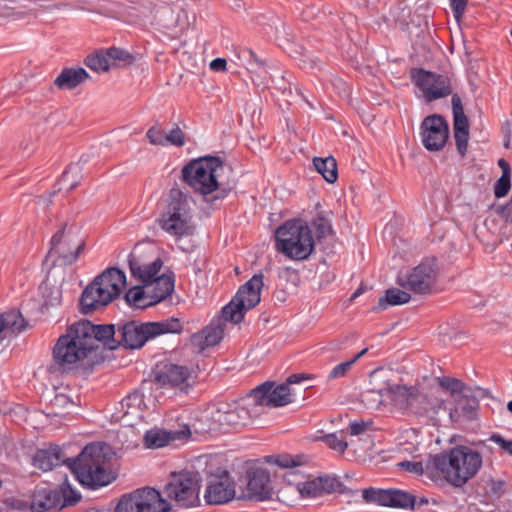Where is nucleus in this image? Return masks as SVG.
I'll return each instance as SVG.
<instances>
[{"label": "nucleus", "mask_w": 512, "mask_h": 512, "mask_svg": "<svg viewBox=\"0 0 512 512\" xmlns=\"http://www.w3.org/2000/svg\"><path fill=\"white\" fill-rule=\"evenodd\" d=\"M273 386L274 383L265 382L251 391L250 396L259 412L264 405L267 407H280L293 401L292 392L288 384L282 383L276 387Z\"/></svg>", "instance_id": "15"}, {"label": "nucleus", "mask_w": 512, "mask_h": 512, "mask_svg": "<svg viewBox=\"0 0 512 512\" xmlns=\"http://www.w3.org/2000/svg\"><path fill=\"white\" fill-rule=\"evenodd\" d=\"M411 299V295L398 288H390L385 292V296L379 299V307L385 309L387 305H402L408 303Z\"/></svg>", "instance_id": "35"}, {"label": "nucleus", "mask_w": 512, "mask_h": 512, "mask_svg": "<svg viewBox=\"0 0 512 512\" xmlns=\"http://www.w3.org/2000/svg\"><path fill=\"white\" fill-rule=\"evenodd\" d=\"M107 55L110 59V64L112 62H120L124 65H130L135 61V57L131 53L118 47L108 48Z\"/></svg>", "instance_id": "42"}, {"label": "nucleus", "mask_w": 512, "mask_h": 512, "mask_svg": "<svg viewBox=\"0 0 512 512\" xmlns=\"http://www.w3.org/2000/svg\"><path fill=\"white\" fill-rule=\"evenodd\" d=\"M89 74L84 68H65L54 80V84L59 89H74L80 85Z\"/></svg>", "instance_id": "31"}, {"label": "nucleus", "mask_w": 512, "mask_h": 512, "mask_svg": "<svg viewBox=\"0 0 512 512\" xmlns=\"http://www.w3.org/2000/svg\"><path fill=\"white\" fill-rule=\"evenodd\" d=\"M437 279V270L432 261H424L414 267L400 282L404 288L415 294H429L433 291Z\"/></svg>", "instance_id": "16"}, {"label": "nucleus", "mask_w": 512, "mask_h": 512, "mask_svg": "<svg viewBox=\"0 0 512 512\" xmlns=\"http://www.w3.org/2000/svg\"><path fill=\"white\" fill-rule=\"evenodd\" d=\"M355 364V359H350L348 361L342 362L338 365H336L328 374V379H338L346 376L348 371L352 368V366Z\"/></svg>", "instance_id": "46"}, {"label": "nucleus", "mask_w": 512, "mask_h": 512, "mask_svg": "<svg viewBox=\"0 0 512 512\" xmlns=\"http://www.w3.org/2000/svg\"><path fill=\"white\" fill-rule=\"evenodd\" d=\"M128 262L131 275L138 278L145 285H149L151 281L158 277L157 275L163 265L162 260L157 258L153 262L142 266L132 255L129 256Z\"/></svg>", "instance_id": "27"}, {"label": "nucleus", "mask_w": 512, "mask_h": 512, "mask_svg": "<svg viewBox=\"0 0 512 512\" xmlns=\"http://www.w3.org/2000/svg\"><path fill=\"white\" fill-rule=\"evenodd\" d=\"M192 371L183 365L164 363L155 372V382L163 388H178L187 393Z\"/></svg>", "instance_id": "17"}, {"label": "nucleus", "mask_w": 512, "mask_h": 512, "mask_svg": "<svg viewBox=\"0 0 512 512\" xmlns=\"http://www.w3.org/2000/svg\"><path fill=\"white\" fill-rule=\"evenodd\" d=\"M415 386L392 385L385 388V396L393 405L404 413H408Z\"/></svg>", "instance_id": "30"}, {"label": "nucleus", "mask_w": 512, "mask_h": 512, "mask_svg": "<svg viewBox=\"0 0 512 512\" xmlns=\"http://www.w3.org/2000/svg\"><path fill=\"white\" fill-rule=\"evenodd\" d=\"M372 425V421H354L349 425L350 434L358 436L365 433Z\"/></svg>", "instance_id": "53"}, {"label": "nucleus", "mask_w": 512, "mask_h": 512, "mask_svg": "<svg viewBox=\"0 0 512 512\" xmlns=\"http://www.w3.org/2000/svg\"><path fill=\"white\" fill-rule=\"evenodd\" d=\"M28 327V321L17 309L0 313V334L18 335Z\"/></svg>", "instance_id": "29"}, {"label": "nucleus", "mask_w": 512, "mask_h": 512, "mask_svg": "<svg viewBox=\"0 0 512 512\" xmlns=\"http://www.w3.org/2000/svg\"><path fill=\"white\" fill-rule=\"evenodd\" d=\"M313 226L316 229L317 235L319 238L326 237L328 234L332 232V226L330 220L324 217L321 214H318L313 219Z\"/></svg>", "instance_id": "45"}, {"label": "nucleus", "mask_w": 512, "mask_h": 512, "mask_svg": "<svg viewBox=\"0 0 512 512\" xmlns=\"http://www.w3.org/2000/svg\"><path fill=\"white\" fill-rule=\"evenodd\" d=\"M498 165L501 167L502 172L505 171L506 169L510 170V166H509L508 162L504 159H499Z\"/></svg>", "instance_id": "63"}, {"label": "nucleus", "mask_w": 512, "mask_h": 512, "mask_svg": "<svg viewBox=\"0 0 512 512\" xmlns=\"http://www.w3.org/2000/svg\"><path fill=\"white\" fill-rule=\"evenodd\" d=\"M275 463L281 468H294L299 465V463L289 455L278 456Z\"/></svg>", "instance_id": "56"}, {"label": "nucleus", "mask_w": 512, "mask_h": 512, "mask_svg": "<svg viewBox=\"0 0 512 512\" xmlns=\"http://www.w3.org/2000/svg\"><path fill=\"white\" fill-rule=\"evenodd\" d=\"M235 497V487L229 477H220L212 479L204 494L208 504L220 505L231 501Z\"/></svg>", "instance_id": "21"}, {"label": "nucleus", "mask_w": 512, "mask_h": 512, "mask_svg": "<svg viewBox=\"0 0 512 512\" xmlns=\"http://www.w3.org/2000/svg\"><path fill=\"white\" fill-rule=\"evenodd\" d=\"M85 65L96 72L108 71L111 64L107 55V49H101L93 54L88 55L85 59Z\"/></svg>", "instance_id": "37"}, {"label": "nucleus", "mask_w": 512, "mask_h": 512, "mask_svg": "<svg viewBox=\"0 0 512 512\" xmlns=\"http://www.w3.org/2000/svg\"><path fill=\"white\" fill-rule=\"evenodd\" d=\"M166 145L172 144L177 147H181L185 144V137L183 131L179 127L173 128L168 134H166Z\"/></svg>", "instance_id": "49"}, {"label": "nucleus", "mask_w": 512, "mask_h": 512, "mask_svg": "<svg viewBox=\"0 0 512 512\" xmlns=\"http://www.w3.org/2000/svg\"><path fill=\"white\" fill-rule=\"evenodd\" d=\"M148 289V304H158L165 300L174 290V279L170 275H161L151 281Z\"/></svg>", "instance_id": "28"}, {"label": "nucleus", "mask_w": 512, "mask_h": 512, "mask_svg": "<svg viewBox=\"0 0 512 512\" xmlns=\"http://www.w3.org/2000/svg\"><path fill=\"white\" fill-rule=\"evenodd\" d=\"M476 408L477 403L475 400H472L471 402H467L463 404L462 402L458 403V407L455 409V412L457 413L460 409L461 414L466 417L467 419H473L476 416Z\"/></svg>", "instance_id": "52"}, {"label": "nucleus", "mask_w": 512, "mask_h": 512, "mask_svg": "<svg viewBox=\"0 0 512 512\" xmlns=\"http://www.w3.org/2000/svg\"><path fill=\"white\" fill-rule=\"evenodd\" d=\"M259 414L249 395L247 398L233 403H222L211 413L215 429L229 432L246 425L253 416Z\"/></svg>", "instance_id": "9"}, {"label": "nucleus", "mask_w": 512, "mask_h": 512, "mask_svg": "<svg viewBox=\"0 0 512 512\" xmlns=\"http://www.w3.org/2000/svg\"><path fill=\"white\" fill-rule=\"evenodd\" d=\"M84 243L71 233V229L67 231L66 226L53 235L51 239L50 253L58 255L64 264H72L75 262L83 248Z\"/></svg>", "instance_id": "18"}, {"label": "nucleus", "mask_w": 512, "mask_h": 512, "mask_svg": "<svg viewBox=\"0 0 512 512\" xmlns=\"http://www.w3.org/2000/svg\"><path fill=\"white\" fill-rule=\"evenodd\" d=\"M114 300L112 294L104 290L102 286L95 285L93 280L83 291L80 297V307L84 314L91 313L104 307Z\"/></svg>", "instance_id": "22"}, {"label": "nucleus", "mask_w": 512, "mask_h": 512, "mask_svg": "<svg viewBox=\"0 0 512 512\" xmlns=\"http://www.w3.org/2000/svg\"><path fill=\"white\" fill-rule=\"evenodd\" d=\"M33 464L45 472L65 464L78 481L90 489L106 486L115 479L114 475L105 468L106 456L103 448L96 443L86 445L78 457L66 459L58 445H51L35 453Z\"/></svg>", "instance_id": "1"}, {"label": "nucleus", "mask_w": 512, "mask_h": 512, "mask_svg": "<svg viewBox=\"0 0 512 512\" xmlns=\"http://www.w3.org/2000/svg\"><path fill=\"white\" fill-rule=\"evenodd\" d=\"M223 171L224 164L220 158L209 156L186 164L182 168V179L206 201L213 202L225 198L231 190L219 180Z\"/></svg>", "instance_id": "4"}, {"label": "nucleus", "mask_w": 512, "mask_h": 512, "mask_svg": "<svg viewBox=\"0 0 512 512\" xmlns=\"http://www.w3.org/2000/svg\"><path fill=\"white\" fill-rule=\"evenodd\" d=\"M240 57L244 61H246V63L251 68L264 66V61H262L260 58H258L256 53L253 50L249 49V48L242 49L241 52H240Z\"/></svg>", "instance_id": "48"}, {"label": "nucleus", "mask_w": 512, "mask_h": 512, "mask_svg": "<svg viewBox=\"0 0 512 512\" xmlns=\"http://www.w3.org/2000/svg\"><path fill=\"white\" fill-rule=\"evenodd\" d=\"M498 214L505 219L506 222L512 223V196L506 205L497 208Z\"/></svg>", "instance_id": "57"}, {"label": "nucleus", "mask_w": 512, "mask_h": 512, "mask_svg": "<svg viewBox=\"0 0 512 512\" xmlns=\"http://www.w3.org/2000/svg\"><path fill=\"white\" fill-rule=\"evenodd\" d=\"M440 385L453 394L462 393L465 388V384L461 380L452 377H443L440 380Z\"/></svg>", "instance_id": "47"}, {"label": "nucleus", "mask_w": 512, "mask_h": 512, "mask_svg": "<svg viewBox=\"0 0 512 512\" xmlns=\"http://www.w3.org/2000/svg\"><path fill=\"white\" fill-rule=\"evenodd\" d=\"M511 187L510 182V170H505L502 172V175L497 180L494 188V194L497 198L504 197L507 195L509 189Z\"/></svg>", "instance_id": "44"}, {"label": "nucleus", "mask_w": 512, "mask_h": 512, "mask_svg": "<svg viewBox=\"0 0 512 512\" xmlns=\"http://www.w3.org/2000/svg\"><path fill=\"white\" fill-rule=\"evenodd\" d=\"M171 504L163 498L155 488L137 489L132 493L123 495L115 512H169Z\"/></svg>", "instance_id": "10"}, {"label": "nucleus", "mask_w": 512, "mask_h": 512, "mask_svg": "<svg viewBox=\"0 0 512 512\" xmlns=\"http://www.w3.org/2000/svg\"><path fill=\"white\" fill-rule=\"evenodd\" d=\"M313 165L316 171L320 173L328 183H334L337 180V163L332 156L326 158L315 157L313 159Z\"/></svg>", "instance_id": "33"}, {"label": "nucleus", "mask_w": 512, "mask_h": 512, "mask_svg": "<svg viewBox=\"0 0 512 512\" xmlns=\"http://www.w3.org/2000/svg\"><path fill=\"white\" fill-rule=\"evenodd\" d=\"M451 102L454 118V132L469 131L468 119L464 113L460 97L457 94H453Z\"/></svg>", "instance_id": "36"}, {"label": "nucleus", "mask_w": 512, "mask_h": 512, "mask_svg": "<svg viewBox=\"0 0 512 512\" xmlns=\"http://www.w3.org/2000/svg\"><path fill=\"white\" fill-rule=\"evenodd\" d=\"M143 403V395L141 392L135 390L124 397L120 402L119 411L123 415L129 414L131 411H137Z\"/></svg>", "instance_id": "39"}, {"label": "nucleus", "mask_w": 512, "mask_h": 512, "mask_svg": "<svg viewBox=\"0 0 512 512\" xmlns=\"http://www.w3.org/2000/svg\"><path fill=\"white\" fill-rule=\"evenodd\" d=\"M428 504V499L425 498V497H421L419 500H417L415 498V505H414V509H418V508H421L422 506L424 505H427Z\"/></svg>", "instance_id": "61"}, {"label": "nucleus", "mask_w": 512, "mask_h": 512, "mask_svg": "<svg viewBox=\"0 0 512 512\" xmlns=\"http://www.w3.org/2000/svg\"><path fill=\"white\" fill-rule=\"evenodd\" d=\"M56 499L54 488L45 483L37 485L31 495L30 509L32 512H45L57 508Z\"/></svg>", "instance_id": "25"}, {"label": "nucleus", "mask_w": 512, "mask_h": 512, "mask_svg": "<svg viewBox=\"0 0 512 512\" xmlns=\"http://www.w3.org/2000/svg\"><path fill=\"white\" fill-rule=\"evenodd\" d=\"M423 146L428 151L441 150L449 136V126L445 118L438 114L425 117L420 125Z\"/></svg>", "instance_id": "14"}, {"label": "nucleus", "mask_w": 512, "mask_h": 512, "mask_svg": "<svg viewBox=\"0 0 512 512\" xmlns=\"http://www.w3.org/2000/svg\"><path fill=\"white\" fill-rule=\"evenodd\" d=\"M158 224L163 231L178 239L192 235L194 224L190 196L178 188H172Z\"/></svg>", "instance_id": "7"}, {"label": "nucleus", "mask_w": 512, "mask_h": 512, "mask_svg": "<svg viewBox=\"0 0 512 512\" xmlns=\"http://www.w3.org/2000/svg\"><path fill=\"white\" fill-rule=\"evenodd\" d=\"M247 495L255 501H264L272 497L270 474L264 468H255L247 472Z\"/></svg>", "instance_id": "20"}, {"label": "nucleus", "mask_w": 512, "mask_h": 512, "mask_svg": "<svg viewBox=\"0 0 512 512\" xmlns=\"http://www.w3.org/2000/svg\"><path fill=\"white\" fill-rule=\"evenodd\" d=\"M276 250L295 261L307 260L315 248L310 227L300 219L288 220L275 232Z\"/></svg>", "instance_id": "6"}, {"label": "nucleus", "mask_w": 512, "mask_h": 512, "mask_svg": "<svg viewBox=\"0 0 512 512\" xmlns=\"http://www.w3.org/2000/svg\"><path fill=\"white\" fill-rule=\"evenodd\" d=\"M412 80L422 91L423 97L432 102L452 94V83L448 75L438 74L422 68L412 73Z\"/></svg>", "instance_id": "12"}, {"label": "nucleus", "mask_w": 512, "mask_h": 512, "mask_svg": "<svg viewBox=\"0 0 512 512\" xmlns=\"http://www.w3.org/2000/svg\"><path fill=\"white\" fill-rule=\"evenodd\" d=\"M79 170L78 165H70L62 174V177L60 179V184H64L66 181L69 180V175L73 172L77 173Z\"/></svg>", "instance_id": "60"}, {"label": "nucleus", "mask_w": 512, "mask_h": 512, "mask_svg": "<svg viewBox=\"0 0 512 512\" xmlns=\"http://www.w3.org/2000/svg\"><path fill=\"white\" fill-rule=\"evenodd\" d=\"M433 459V455H430L424 462L422 461H403L399 464L401 468L405 471L414 473L417 475H426L430 478L436 475L437 469L436 467L431 465V461Z\"/></svg>", "instance_id": "34"}, {"label": "nucleus", "mask_w": 512, "mask_h": 512, "mask_svg": "<svg viewBox=\"0 0 512 512\" xmlns=\"http://www.w3.org/2000/svg\"><path fill=\"white\" fill-rule=\"evenodd\" d=\"M263 285L262 274H255L243 284L232 300L222 308L223 319L234 324L240 323L245 313L260 302Z\"/></svg>", "instance_id": "8"}, {"label": "nucleus", "mask_w": 512, "mask_h": 512, "mask_svg": "<svg viewBox=\"0 0 512 512\" xmlns=\"http://www.w3.org/2000/svg\"><path fill=\"white\" fill-rule=\"evenodd\" d=\"M278 89L281 91V93H282L284 96H286V95L290 96V95L292 94V89H291V87H284V88L279 87Z\"/></svg>", "instance_id": "64"}, {"label": "nucleus", "mask_w": 512, "mask_h": 512, "mask_svg": "<svg viewBox=\"0 0 512 512\" xmlns=\"http://www.w3.org/2000/svg\"><path fill=\"white\" fill-rule=\"evenodd\" d=\"M362 496L367 503H374L391 508L414 510L415 496L400 489L367 488L363 490Z\"/></svg>", "instance_id": "13"}, {"label": "nucleus", "mask_w": 512, "mask_h": 512, "mask_svg": "<svg viewBox=\"0 0 512 512\" xmlns=\"http://www.w3.org/2000/svg\"><path fill=\"white\" fill-rule=\"evenodd\" d=\"M146 136L149 139V142L153 145L167 146L165 140L166 134L155 127H151L147 131Z\"/></svg>", "instance_id": "50"}, {"label": "nucleus", "mask_w": 512, "mask_h": 512, "mask_svg": "<svg viewBox=\"0 0 512 512\" xmlns=\"http://www.w3.org/2000/svg\"><path fill=\"white\" fill-rule=\"evenodd\" d=\"M318 440L326 443L331 449L339 453H344V451L348 447V443L344 440V438L341 435H339L336 432L325 434L321 437H318Z\"/></svg>", "instance_id": "41"}, {"label": "nucleus", "mask_w": 512, "mask_h": 512, "mask_svg": "<svg viewBox=\"0 0 512 512\" xmlns=\"http://www.w3.org/2000/svg\"><path fill=\"white\" fill-rule=\"evenodd\" d=\"M468 0H450V7L456 20H460L465 12Z\"/></svg>", "instance_id": "55"}, {"label": "nucleus", "mask_w": 512, "mask_h": 512, "mask_svg": "<svg viewBox=\"0 0 512 512\" xmlns=\"http://www.w3.org/2000/svg\"><path fill=\"white\" fill-rule=\"evenodd\" d=\"M226 65H227V62L225 59L223 58H216L214 60L211 61L210 63V68L213 70V71H224L226 69Z\"/></svg>", "instance_id": "59"}, {"label": "nucleus", "mask_w": 512, "mask_h": 512, "mask_svg": "<svg viewBox=\"0 0 512 512\" xmlns=\"http://www.w3.org/2000/svg\"><path fill=\"white\" fill-rule=\"evenodd\" d=\"M454 138L459 154L465 156L468 146L469 131L454 132Z\"/></svg>", "instance_id": "51"}, {"label": "nucleus", "mask_w": 512, "mask_h": 512, "mask_svg": "<svg viewBox=\"0 0 512 512\" xmlns=\"http://www.w3.org/2000/svg\"><path fill=\"white\" fill-rule=\"evenodd\" d=\"M385 389L367 390L362 393V401L369 408H378L383 403Z\"/></svg>", "instance_id": "43"}, {"label": "nucleus", "mask_w": 512, "mask_h": 512, "mask_svg": "<svg viewBox=\"0 0 512 512\" xmlns=\"http://www.w3.org/2000/svg\"><path fill=\"white\" fill-rule=\"evenodd\" d=\"M97 329V325L88 320L71 325L67 333L58 338L53 348V363L49 366V371H69L74 364L87 358L101 344Z\"/></svg>", "instance_id": "3"}, {"label": "nucleus", "mask_w": 512, "mask_h": 512, "mask_svg": "<svg viewBox=\"0 0 512 512\" xmlns=\"http://www.w3.org/2000/svg\"><path fill=\"white\" fill-rule=\"evenodd\" d=\"M310 378L311 376L307 374H292L287 378L285 384H288V386L290 387L291 384H297L302 382L303 380H307Z\"/></svg>", "instance_id": "58"}, {"label": "nucleus", "mask_w": 512, "mask_h": 512, "mask_svg": "<svg viewBox=\"0 0 512 512\" xmlns=\"http://www.w3.org/2000/svg\"><path fill=\"white\" fill-rule=\"evenodd\" d=\"M490 441L496 443L503 451L512 456V441L503 438L499 434H493L489 438Z\"/></svg>", "instance_id": "54"}, {"label": "nucleus", "mask_w": 512, "mask_h": 512, "mask_svg": "<svg viewBox=\"0 0 512 512\" xmlns=\"http://www.w3.org/2000/svg\"><path fill=\"white\" fill-rule=\"evenodd\" d=\"M411 399L408 413L419 416L428 415L429 413H437L438 409L442 405V401L421 392L417 387H415Z\"/></svg>", "instance_id": "26"}, {"label": "nucleus", "mask_w": 512, "mask_h": 512, "mask_svg": "<svg viewBox=\"0 0 512 512\" xmlns=\"http://www.w3.org/2000/svg\"><path fill=\"white\" fill-rule=\"evenodd\" d=\"M101 344L115 350L139 349L146 342L163 334H179L183 325L178 318H168L157 322H141L138 320H120L116 324H97Z\"/></svg>", "instance_id": "2"}, {"label": "nucleus", "mask_w": 512, "mask_h": 512, "mask_svg": "<svg viewBox=\"0 0 512 512\" xmlns=\"http://www.w3.org/2000/svg\"><path fill=\"white\" fill-rule=\"evenodd\" d=\"M341 482L330 476L317 477L297 484V490L303 498H316L339 489Z\"/></svg>", "instance_id": "23"}, {"label": "nucleus", "mask_w": 512, "mask_h": 512, "mask_svg": "<svg viewBox=\"0 0 512 512\" xmlns=\"http://www.w3.org/2000/svg\"><path fill=\"white\" fill-rule=\"evenodd\" d=\"M430 463L449 484L462 487L481 468L482 456L467 446H457L447 452L433 455Z\"/></svg>", "instance_id": "5"}, {"label": "nucleus", "mask_w": 512, "mask_h": 512, "mask_svg": "<svg viewBox=\"0 0 512 512\" xmlns=\"http://www.w3.org/2000/svg\"><path fill=\"white\" fill-rule=\"evenodd\" d=\"M224 336V329L220 325L209 326L202 331V347L217 345Z\"/></svg>", "instance_id": "40"}, {"label": "nucleus", "mask_w": 512, "mask_h": 512, "mask_svg": "<svg viewBox=\"0 0 512 512\" xmlns=\"http://www.w3.org/2000/svg\"><path fill=\"white\" fill-rule=\"evenodd\" d=\"M126 302L135 308H146L153 304H148V291L146 292L143 287L135 286L130 288L125 294Z\"/></svg>", "instance_id": "38"}, {"label": "nucleus", "mask_w": 512, "mask_h": 512, "mask_svg": "<svg viewBox=\"0 0 512 512\" xmlns=\"http://www.w3.org/2000/svg\"><path fill=\"white\" fill-rule=\"evenodd\" d=\"M190 436L191 430L187 424L177 430H165L155 427L146 431L144 442L147 448L158 449L175 441H186Z\"/></svg>", "instance_id": "19"}, {"label": "nucleus", "mask_w": 512, "mask_h": 512, "mask_svg": "<svg viewBox=\"0 0 512 512\" xmlns=\"http://www.w3.org/2000/svg\"><path fill=\"white\" fill-rule=\"evenodd\" d=\"M55 495L57 498V508H64L76 505L80 499L81 495L79 492L74 490L67 479L58 487L54 488Z\"/></svg>", "instance_id": "32"}, {"label": "nucleus", "mask_w": 512, "mask_h": 512, "mask_svg": "<svg viewBox=\"0 0 512 512\" xmlns=\"http://www.w3.org/2000/svg\"><path fill=\"white\" fill-rule=\"evenodd\" d=\"M199 477L197 473L182 471L173 474L165 485L164 493L174 500L178 506L189 508L199 503Z\"/></svg>", "instance_id": "11"}, {"label": "nucleus", "mask_w": 512, "mask_h": 512, "mask_svg": "<svg viewBox=\"0 0 512 512\" xmlns=\"http://www.w3.org/2000/svg\"><path fill=\"white\" fill-rule=\"evenodd\" d=\"M55 401L59 404H62V405H65L67 403H69V398L63 394H60V395H56L55 397Z\"/></svg>", "instance_id": "62"}, {"label": "nucleus", "mask_w": 512, "mask_h": 512, "mask_svg": "<svg viewBox=\"0 0 512 512\" xmlns=\"http://www.w3.org/2000/svg\"><path fill=\"white\" fill-rule=\"evenodd\" d=\"M95 285L102 286L115 299L126 287L125 273L116 267H110L94 278Z\"/></svg>", "instance_id": "24"}]
</instances>
